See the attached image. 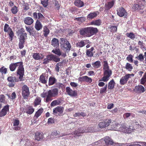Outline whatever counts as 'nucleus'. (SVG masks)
<instances>
[{"label":"nucleus","mask_w":146,"mask_h":146,"mask_svg":"<svg viewBox=\"0 0 146 146\" xmlns=\"http://www.w3.org/2000/svg\"><path fill=\"white\" fill-rule=\"evenodd\" d=\"M58 90L56 88L49 90L47 92H44L41 94V96L44 98V101L47 103H49L53 99V98L58 96Z\"/></svg>","instance_id":"f257e3e1"},{"label":"nucleus","mask_w":146,"mask_h":146,"mask_svg":"<svg viewBox=\"0 0 146 146\" xmlns=\"http://www.w3.org/2000/svg\"><path fill=\"white\" fill-rule=\"evenodd\" d=\"M98 32L97 28L88 27L80 29L79 31L80 35L84 37H90L96 34Z\"/></svg>","instance_id":"f03ea898"},{"label":"nucleus","mask_w":146,"mask_h":146,"mask_svg":"<svg viewBox=\"0 0 146 146\" xmlns=\"http://www.w3.org/2000/svg\"><path fill=\"white\" fill-rule=\"evenodd\" d=\"M16 68L17 67L16 71L17 75L19 76V79L21 81H23V76L24 74V68L23 65V63L21 61L14 63Z\"/></svg>","instance_id":"7ed1b4c3"},{"label":"nucleus","mask_w":146,"mask_h":146,"mask_svg":"<svg viewBox=\"0 0 146 146\" xmlns=\"http://www.w3.org/2000/svg\"><path fill=\"white\" fill-rule=\"evenodd\" d=\"M22 96L24 99H27L30 95L29 88L27 85H24L21 87Z\"/></svg>","instance_id":"20e7f679"},{"label":"nucleus","mask_w":146,"mask_h":146,"mask_svg":"<svg viewBox=\"0 0 146 146\" xmlns=\"http://www.w3.org/2000/svg\"><path fill=\"white\" fill-rule=\"evenodd\" d=\"M112 74V71L111 70H104L103 76L100 80V81L107 82L109 80Z\"/></svg>","instance_id":"39448f33"},{"label":"nucleus","mask_w":146,"mask_h":146,"mask_svg":"<svg viewBox=\"0 0 146 146\" xmlns=\"http://www.w3.org/2000/svg\"><path fill=\"white\" fill-rule=\"evenodd\" d=\"M8 82H9L8 84V86L10 88L13 87L15 85V82H19V81H21L18 78H17L15 76H10L8 77L7 79Z\"/></svg>","instance_id":"423d86ee"},{"label":"nucleus","mask_w":146,"mask_h":146,"mask_svg":"<svg viewBox=\"0 0 146 146\" xmlns=\"http://www.w3.org/2000/svg\"><path fill=\"white\" fill-rule=\"evenodd\" d=\"M4 31L5 32L8 33L9 38L10 39V41H12L14 36V33L11 29L9 27V25L7 23L5 24L4 26Z\"/></svg>","instance_id":"0eeeda50"},{"label":"nucleus","mask_w":146,"mask_h":146,"mask_svg":"<svg viewBox=\"0 0 146 146\" xmlns=\"http://www.w3.org/2000/svg\"><path fill=\"white\" fill-rule=\"evenodd\" d=\"M112 120L110 119H106L99 122L98 127L101 129L105 128L110 125L111 123Z\"/></svg>","instance_id":"6e6552de"},{"label":"nucleus","mask_w":146,"mask_h":146,"mask_svg":"<svg viewBox=\"0 0 146 146\" xmlns=\"http://www.w3.org/2000/svg\"><path fill=\"white\" fill-rule=\"evenodd\" d=\"M86 133V130L83 127L78 128L77 129L72 132V134L74 135V137L75 138H78L80 136H82V133Z\"/></svg>","instance_id":"1a4fd4ad"},{"label":"nucleus","mask_w":146,"mask_h":146,"mask_svg":"<svg viewBox=\"0 0 146 146\" xmlns=\"http://www.w3.org/2000/svg\"><path fill=\"white\" fill-rule=\"evenodd\" d=\"M117 14L120 17L124 16L127 18V13L125 9L122 7H120L117 10Z\"/></svg>","instance_id":"9d476101"},{"label":"nucleus","mask_w":146,"mask_h":146,"mask_svg":"<svg viewBox=\"0 0 146 146\" xmlns=\"http://www.w3.org/2000/svg\"><path fill=\"white\" fill-rule=\"evenodd\" d=\"M133 74H127L124 76H123L120 79V83L121 85H124L126 84L129 78L131 76H133Z\"/></svg>","instance_id":"9b49d317"},{"label":"nucleus","mask_w":146,"mask_h":146,"mask_svg":"<svg viewBox=\"0 0 146 146\" xmlns=\"http://www.w3.org/2000/svg\"><path fill=\"white\" fill-rule=\"evenodd\" d=\"M64 108L62 106H58L53 109V114L56 115L58 114V116L62 115H63Z\"/></svg>","instance_id":"f8f14e48"},{"label":"nucleus","mask_w":146,"mask_h":146,"mask_svg":"<svg viewBox=\"0 0 146 146\" xmlns=\"http://www.w3.org/2000/svg\"><path fill=\"white\" fill-rule=\"evenodd\" d=\"M115 3V0H113L111 1L107 2L104 7V12L106 13L108 12L109 10L113 6Z\"/></svg>","instance_id":"ddd939ff"},{"label":"nucleus","mask_w":146,"mask_h":146,"mask_svg":"<svg viewBox=\"0 0 146 146\" xmlns=\"http://www.w3.org/2000/svg\"><path fill=\"white\" fill-rule=\"evenodd\" d=\"M46 57L49 61H53L57 62H59L60 60L59 58L52 54L47 55Z\"/></svg>","instance_id":"4468645a"},{"label":"nucleus","mask_w":146,"mask_h":146,"mask_svg":"<svg viewBox=\"0 0 146 146\" xmlns=\"http://www.w3.org/2000/svg\"><path fill=\"white\" fill-rule=\"evenodd\" d=\"M24 37L23 36H20L19 38V42L18 44L19 47L20 49H22L24 47L25 40L27 39L26 36Z\"/></svg>","instance_id":"2eb2a0df"},{"label":"nucleus","mask_w":146,"mask_h":146,"mask_svg":"<svg viewBox=\"0 0 146 146\" xmlns=\"http://www.w3.org/2000/svg\"><path fill=\"white\" fill-rule=\"evenodd\" d=\"M61 39V40L64 42L63 47L66 50V51H70L71 46L69 41L64 38H62Z\"/></svg>","instance_id":"dca6fc26"},{"label":"nucleus","mask_w":146,"mask_h":146,"mask_svg":"<svg viewBox=\"0 0 146 146\" xmlns=\"http://www.w3.org/2000/svg\"><path fill=\"white\" fill-rule=\"evenodd\" d=\"M9 105H7L4 106L0 111V117H3L7 114V112L9 111Z\"/></svg>","instance_id":"f3484780"},{"label":"nucleus","mask_w":146,"mask_h":146,"mask_svg":"<svg viewBox=\"0 0 146 146\" xmlns=\"http://www.w3.org/2000/svg\"><path fill=\"white\" fill-rule=\"evenodd\" d=\"M66 92L68 94L71 96L76 97L77 95V92L75 90H72L69 87H66Z\"/></svg>","instance_id":"a211bd4d"},{"label":"nucleus","mask_w":146,"mask_h":146,"mask_svg":"<svg viewBox=\"0 0 146 146\" xmlns=\"http://www.w3.org/2000/svg\"><path fill=\"white\" fill-rule=\"evenodd\" d=\"M78 80L81 82H85L89 83H91L92 81L91 78L86 76L79 77L78 78Z\"/></svg>","instance_id":"6ab92c4d"},{"label":"nucleus","mask_w":146,"mask_h":146,"mask_svg":"<svg viewBox=\"0 0 146 146\" xmlns=\"http://www.w3.org/2000/svg\"><path fill=\"white\" fill-rule=\"evenodd\" d=\"M135 92L137 93H141L144 92L145 91V88L141 85H139L135 87L133 90Z\"/></svg>","instance_id":"aec40b11"},{"label":"nucleus","mask_w":146,"mask_h":146,"mask_svg":"<svg viewBox=\"0 0 146 146\" xmlns=\"http://www.w3.org/2000/svg\"><path fill=\"white\" fill-rule=\"evenodd\" d=\"M145 6L143 5H141L140 4H134L132 7V9L135 11H139L141 10H143Z\"/></svg>","instance_id":"412c9836"},{"label":"nucleus","mask_w":146,"mask_h":146,"mask_svg":"<svg viewBox=\"0 0 146 146\" xmlns=\"http://www.w3.org/2000/svg\"><path fill=\"white\" fill-rule=\"evenodd\" d=\"M45 73H42L40 76L39 81L43 84H46L47 82L48 76L45 77Z\"/></svg>","instance_id":"4be33fe9"},{"label":"nucleus","mask_w":146,"mask_h":146,"mask_svg":"<svg viewBox=\"0 0 146 146\" xmlns=\"http://www.w3.org/2000/svg\"><path fill=\"white\" fill-rule=\"evenodd\" d=\"M33 57L35 60H39L42 59L44 58V55L41 53H35L33 54Z\"/></svg>","instance_id":"5701e85b"},{"label":"nucleus","mask_w":146,"mask_h":146,"mask_svg":"<svg viewBox=\"0 0 146 146\" xmlns=\"http://www.w3.org/2000/svg\"><path fill=\"white\" fill-rule=\"evenodd\" d=\"M25 108L23 109V111H24V112H26L28 114H32L34 111V109L33 107L30 106H27V108L25 107Z\"/></svg>","instance_id":"b1692460"},{"label":"nucleus","mask_w":146,"mask_h":146,"mask_svg":"<svg viewBox=\"0 0 146 146\" xmlns=\"http://www.w3.org/2000/svg\"><path fill=\"white\" fill-rule=\"evenodd\" d=\"M23 21L25 24L29 25L33 23L34 21L32 18L27 17L24 18Z\"/></svg>","instance_id":"393cba45"},{"label":"nucleus","mask_w":146,"mask_h":146,"mask_svg":"<svg viewBox=\"0 0 146 146\" xmlns=\"http://www.w3.org/2000/svg\"><path fill=\"white\" fill-rule=\"evenodd\" d=\"M84 41L87 42V43L90 44V42L89 40H82L81 41L78 42L76 44V46L79 48H82L86 44Z\"/></svg>","instance_id":"a878e982"},{"label":"nucleus","mask_w":146,"mask_h":146,"mask_svg":"<svg viewBox=\"0 0 146 146\" xmlns=\"http://www.w3.org/2000/svg\"><path fill=\"white\" fill-rule=\"evenodd\" d=\"M104 141L105 144L108 146L112 145L114 143L113 140L108 136H106L104 138Z\"/></svg>","instance_id":"bb28decb"},{"label":"nucleus","mask_w":146,"mask_h":146,"mask_svg":"<svg viewBox=\"0 0 146 146\" xmlns=\"http://www.w3.org/2000/svg\"><path fill=\"white\" fill-rule=\"evenodd\" d=\"M62 100L61 98H59L57 100H54L50 104V106L51 107L60 105L61 103Z\"/></svg>","instance_id":"cd10ccee"},{"label":"nucleus","mask_w":146,"mask_h":146,"mask_svg":"<svg viewBox=\"0 0 146 146\" xmlns=\"http://www.w3.org/2000/svg\"><path fill=\"white\" fill-rule=\"evenodd\" d=\"M94 50V47H92L90 49H87L86 50V55L88 57L91 58L93 56L94 53L93 51Z\"/></svg>","instance_id":"c85d7f7f"},{"label":"nucleus","mask_w":146,"mask_h":146,"mask_svg":"<svg viewBox=\"0 0 146 146\" xmlns=\"http://www.w3.org/2000/svg\"><path fill=\"white\" fill-rule=\"evenodd\" d=\"M57 82V80L54 76L50 77L48 79V85L50 86L54 85Z\"/></svg>","instance_id":"c756f323"},{"label":"nucleus","mask_w":146,"mask_h":146,"mask_svg":"<svg viewBox=\"0 0 146 146\" xmlns=\"http://www.w3.org/2000/svg\"><path fill=\"white\" fill-rule=\"evenodd\" d=\"M111 123L112 124L110 126V129L111 130H117L118 129V127L119 123L114 121H113Z\"/></svg>","instance_id":"7c9ffc66"},{"label":"nucleus","mask_w":146,"mask_h":146,"mask_svg":"<svg viewBox=\"0 0 146 146\" xmlns=\"http://www.w3.org/2000/svg\"><path fill=\"white\" fill-rule=\"evenodd\" d=\"M35 27L36 30L37 31H39L42 29V25L40 22L38 20H37L36 21Z\"/></svg>","instance_id":"2f4dec72"},{"label":"nucleus","mask_w":146,"mask_h":146,"mask_svg":"<svg viewBox=\"0 0 146 146\" xmlns=\"http://www.w3.org/2000/svg\"><path fill=\"white\" fill-rule=\"evenodd\" d=\"M115 83L113 79L111 80L108 83V89L111 90L113 89L115 85Z\"/></svg>","instance_id":"473e14b6"},{"label":"nucleus","mask_w":146,"mask_h":146,"mask_svg":"<svg viewBox=\"0 0 146 146\" xmlns=\"http://www.w3.org/2000/svg\"><path fill=\"white\" fill-rule=\"evenodd\" d=\"M51 44L54 47L58 46L59 45L58 39L55 38H53L51 41Z\"/></svg>","instance_id":"72a5a7b5"},{"label":"nucleus","mask_w":146,"mask_h":146,"mask_svg":"<svg viewBox=\"0 0 146 146\" xmlns=\"http://www.w3.org/2000/svg\"><path fill=\"white\" fill-rule=\"evenodd\" d=\"M35 138L36 140L38 141H40L42 139L43 135L42 133L40 132H36L35 133Z\"/></svg>","instance_id":"f704fd0d"},{"label":"nucleus","mask_w":146,"mask_h":146,"mask_svg":"<svg viewBox=\"0 0 146 146\" xmlns=\"http://www.w3.org/2000/svg\"><path fill=\"white\" fill-rule=\"evenodd\" d=\"M75 6L78 7H81L84 5V3L83 1L80 0H76L74 2Z\"/></svg>","instance_id":"c9c22d12"},{"label":"nucleus","mask_w":146,"mask_h":146,"mask_svg":"<svg viewBox=\"0 0 146 146\" xmlns=\"http://www.w3.org/2000/svg\"><path fill=\"white\" fill-rule=\"evenodd\" d=\"M98 13L99 12L98 11H96L92 13H90L88 15L87 18L90 19H92L96 17L97 16L98 14Z\"/></svg>","instance_id":"e433bc0d"},{"label":"nucleus","mask_w":146,"mask_h":146,"mask_svg":"<svg viewBox=\"0 0 146 146\" xmlns=\"http://www.w3.org/2000/svg\"><path fill=\"white\" fill-rule=\"evenodd\" d=\"M102 21L100 19H98L93 21L90 23L91 25H94L97 26H100L102 23Z\"/></svg>","instance_id":"4c0bfd02"},{"label":"nucleus","mask_w":146,"mask_h":146,"mask_svg":"<svg viewBox=\"0 0 146 146\" xmlns=\"http://www.w3.org/2000/svg\"><path fill=\"white\" fill-rule=\"evenodd\" d=\"M92 64L93 67L95 68H99L101 66V62L100 61H96L95 62H93Z\"/></svg>","instance_id":"58836bf2"},{"label":"nucleus","mask_w":146,"mask_h":146,"mask_svg":"<svg viewBox=\"0 0 146 146\" xmlns=\"http://www.w3.org/2000/svg\"><path fill=\"white\" fill-rule=\"evenodd\" d=\"M11 11L13 14H16L19 11L18 7L15 5L14 6L11 8Z\"/></svg>","instance_id":"ea45409f"},{"label":"nucleus","mask_w":146,"mask_h":146,"mask_svg":"<svg viewBox=\"0 0 146 146\" xmlns=\"http://www.w3.org/2000/svg\"><path fill=\"white\" fill-rule=\"evenodd\" d=\"M123 68L129 71H131L133 69V67L132 65L129 63H127Z\"/></svg>","instance_id":"a19ab883"},{"label":"nucleus","mask_w":146,"mask_h":146,"mask_svg":"<svg viewBox=\"0 0 146 146\" xmlns=\"http://www.w3.org/2000/svg\"><path fill=\"white\" fill-rule=\"evenodd\" d=\"M43 32H44V36L46 37L50 33V31L46 26L43 27Z\"/></svg>","instance_id":"79ce46f5"},{"label":"nucleus","mask_w":146,"mask_h":146,"mask_svg":"<svg viewBox=\"0 0 146 146\" xmlns=\"http://www.w3.org/2000/svg\"><path fill=\"white\" fill-rule=\"evenodd\" d=\"M43 109L42 108H40L36 112L35 115V117L36 118H38L41 115V114L43 112Z\"/></svg>","instance_id":"37998d69"},{"label":"nucleus","mask_w":146,"mask_h":146,"mask_svg":"<svg viewBox=\"0 0 146 146\" xmlns=\"http://www.w3.org/2000/svg\"><path fill=\"white\" fill-rule=\"evenodd\" d=\"M41 102V99L40 97H37L35 99L34 102L35 106H36L40 104Z\"/></svg>","instance_id":"c03bdc74"},{"label":"nucleus","mask_w":146,"mask_h":146,"mask_svg":"<svg viewBox=\"0 0 146 146\" xmlns=\"http://www.w3.org/2000/svg\"><path fill=\"white\" fill-rule=\"evenodd\" d=\"M19 33L20 34V36H23L24 37H25L26 36L27 38V34L25 33V30L24 28H21V29L18 31Z\"/></svg>","instance_id":"a18cd8bd"},{"label":"nucleus","mask_w":146,"mask_h":146,"mask_svg":"<svg viewBox=\"0 0 146 146\" xmlns=\"http://www.w3.org/2000/svg\"><path fill=\"white\" fill-rule=\"evenodd\" d=\"M52 52L59 56L61 55V52L59 49L55 48L52 51Z\"/></svg>","instance_id":"49530a36"},{"label":"nucleus","mask_w":146,"mask_h":146,"mask_svg":"<svg viewBox=\"0 0 146 146\" xmlns=\"http://www.w3.org/2000/svg\"><path fill=\"white\" fill-rule=\"evenodd\" d=\"M127 128L126 124L125 123H123L121 124L120 127L119 128V130L125 133V130H126Z\"/></svg>","instance_id":"de8ad7c7"},{"label":"nucleus","mask_w":146,"mask_h":146,"mask_svg":"<svg viewBox=\"0 0 146 146\" xmlns=\"http://www.w3.org/2000/svg\"><path fill=\"white\" fill-rule=\"evenodd\" d=\"M51 135L54 137H59L60 133L58 131H55L52 132Z\"/></svg>","instance_id":"09e8293b"},{"label":"nucleus","mask_w":146,"mask_h":146,"mask_svg":"<svg viewBox=\"0 0 146 146\" xmlns=\"http://www.w3.org/2000/svg\"><path fill=\"white\" fill-rule=\"evenodd\" d=\"M126 35L127 37H128L132 40H134L135 38V35L133 32H131L129 33H126Z\"/></svg>","instance_id":"8fccbe9b"},{"label":"nucleus","mask_w":146,"mask_h":146,"mask_svg":"<svg viewBox=\"0 0 146 146\" xmlns=\"http://www.w3.org/2000/svg\"><path fill=\"white\" fill-rule=\"evenodd\" d=\"M109 28L111 32L115 33L117 31V26H110Z\"/></svg>","instance_id":"3c124183"},{"label":"nucleus","mask_w":146,"mask_h":146,"mask_svg":"<svg viewBox=\"0 0 146 146\" xmlns=\"http://www.w3.org/2000/svg\"><path fill=\"white\" fill-rule=\"evenodd\" d=\"M86 133L92 132L94 131V127H87L85 128Z\"/></svg>","instance_id":"603ef678"},{"label":"nucleus","mask_w":146,"mask_h":146,"mask_svg":"<svg viewBox=\"0 0 146 146\" xmlns=\"http://www.w3.org/2000/svg\"><path fill=\"white\" fill-rule=\"evenodd\" d=\"M103 69L104 70H109V67L108 65V63L107 61H104L103 64Z\"/></svg>","instance_id":"864d4df0"},{"label":"nucleus","mask_w":146,"mask_h":146,"mask_svg":"<svg viewBox=\"0 0 146 146\" xmlns=\"http://www.w3.org/2000/svg\"><path fill=\"white\" fill-rule=\"evenodd\" d=\"M14 64V63H12L9 65V68L11 71H14L16 69L15 66Z\"/></svg>","instance_id":"5fc2aeb1"},{"label":"nucleus","mask_w":146,"mask_h":146,"mask_svg":"<svg viewBox=\"0 0 146 146\" xmlns=\"http://www.w3.org/2000/svg\"><path fill=\"white\" fill-rule=\"evenodd\" d=\"M62 64V62H60L56 64L55 68V70H56L57 72H59L60 68L59 66H61Z\"/></svg>","instance_id":"6e6d98bb"},{"label":"nucleus","mask_w":146,"mask_h":146,"mask_svg":"<svg viewBox=\"0 0 146 146\" xmlns=\"http://www.w3.org/2000/svg\"><path fill=\"white\" fill-rule=\"evenodd\" d=\"M131 127L130 126H129L128 127H127L126 130H125V133H130L132 132L133 131V130L134 129L133 127Z\"/></svg>","instance_id":"4d7b16f0"},{"label":"nucleus","mask_w":146,"mask_h":146,"mask_svg":"<svg viewBox=\"0 0 146 146\" xmlns=\"http://www.w3.org/2000/svg\"><path fill=\"white\" fill-rule=\"evenodd\" d=\"M107 84L105 86L100 89V93L101 94H103L104 93H106L107 91Z\"/></svg>","instance_id":"13d9d810"},{"label":"nucleus","mask_w":146,"mask_h":146,"mask_svg":"<svg viewBox=\"0 0 146 146\" xmlns=\"http://www.w3.org/2000/svg\"><path fill=\"white\" fill-rule=\"evenodd\" d=\"M69 11L72 13H77V9L75 7H73L69 9Z\"/></svg>","instance_id":"bf43d9fd"},{"label":"nucleus","mask_w":146,"mask_h":146,"mask_svg":"<svg viewBox=\"0 0 146 146\" xmlns=\"http://www.w3.org/2000/svg\"><path fill=\"white\" fill-rule=\"evenodd\" d=\"M54 3L56 9L57 10H59L60 8V4L58 1L56 0H54Z\"/></svg>","instance_id":"052dcab7"},{"label":"nucleus","mask_w":146,"mask_h":146,"mask_svg":"<svg viewBox=\"0 0 146 146\" xmlns=\"http://www.w3.org/2000/svg\"><path fill=\"white\" fill-rule=\"evenodd\" d=\"M56 86L59 89L61 88L63 89L65 88L64 86L62 84L60 83H58L56 84Z\"/></svg>","instance_id":"680f3d73"},{"label":"nucleus","mask_w":146,"mask_h":146,"mask_svg":"<svg viewBox=\"0 0 146 146\" xmlns=\"http://www.w3.org/2000/svg\"><path fill=\"white\" fill-rule=\"evenodd\" d=\"M7 69L4 66H3L0 68V72L2 74H6L7 72Z\"/></svg>","instance_id":"e2e57ef3"},{"label":"nucleus","mask_w":146,"mask_h":146,"mask_svg":"<svg viewBox=\"0 0 146 146\" xmlns=\"http://www.w3.org/2000/svg\"><path fill=\"white\" fill-rule=\"evenodd\" d=\"M9 98L10 99L13 100L16 98V95L15 92H13L11 94V96L8 95Z\"/></svg>","instance_id":"0e129e2a"},{"label":"nucleus","mask_w":146,"mask_h":146,"mask_svg":"<svg viewBox=\"0 0 146 146\" xmlns=\"http://www.w3.org/2000/svg\"><path fill=\"white\" fill-rule=\"evenodd\" d=\"M48 0H42L41 1V3L45 7L48 6Z\"/></svg>","instance_id":"69168bd1"},{"label":"nucleus","mask_w":146,"mask_h":146,"mask_svg":"<svg viewBox=\"0 0 146 146\" xmlns=\"http://www.w3.org/2000/svg\"><path fill=\"white\" fill-rule=\"evenodd\" d=\"M133 56L132 55L130 54L128 55L126 59L128 61L132 63L133 62Z\"/></svg>","instance_id":"338daca9"},{"label":"nucleus","mask_w":146,"mask_h":146,"mask_svg":"<svg viewBox=\"0 0 146 146\" xmlns=\"http://www.w3.org/2000/svg\"><path fill=\"white\" fill-rule=\"evenodd\" d=\"M5 101V97L3 94L0 95V103H4Z\"/></svg>","instance_id":"774afa93"}]
</instances>
